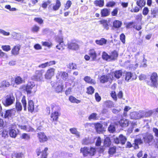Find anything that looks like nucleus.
Wrapping results in <instances>:
<instances>
[{
    "label": "nucleus",
    "mask_w": 158,
    "mask_h": 158,
    "mask_svg": "<svg viewBox=\"0 0 158 158\" xmlns=\"http://www.w3.org/2000/svg\"><path fill=\"white\" fill-rule=\"evenodd\" d=\"M34 20L40 24H41L43 23V21L40 18H35Z\"/></svg>",
    "instance_id": "57"
},
{
    "label": "nucleus",
    "mask_w": 158,
    "mask_h": 158,
    "mask_svg": "<svg viewBox=\"0 0 158 158\" xmlns=\"http://www.w3.org/2000/svg\"><path fill=\"white\" fill-rule=\"evenodd\" d=\"M111 142L110 138L106 137L104 140V146L105 147H109L111 144Z\"/></svg>",
    "instance_id": "35"
},
{
    "label": "nucleus",
    "mask_w": 158,
    "mask_h": 158,
    "mask_svg": "<svg viewBox=\"0 0 158 158\" xmlns=\"http://www.w3.org/2000/svg\"><path fill=\"white\" fill-rule=\"evenodd\" d=\"M15 101V98L12 95H7L4 100L2 101L3 104L6 106H8L12 104Z\"/></svg>",
    "instance_id": "4"
},
{
    "label": "nucleus",
    "mask_w": 158,
    "mask_h": 158,
    "mask_svg": "<svg viewBox=\"0 0 158 158\" xmlns=\"http://www.w3.org/2000/svg\"><path fill=\"white\" fill-rule=\"evenodd\" d=\"M102 126L100 123H97L95 125V128L97 132L99 133L102 132Z\"/></svg>",
    "instance_id": "27"
},
{
    "label": "nucleus",
    "mask_w": 158,
    "mask_h": 158,
    "mask_svg": "<svg viewBox=\"0 0 158 158\" xmlns=\"http://www.w3.org/2000/svg\"><path fill=\"white\" fill-rule=\"evenodd\" d=\"M89 54L93 60H96L97 55L96 51L94 49L90 50L89 51Z\"/></svg>",
    "instance_id": "17"
},
{
    "label": "nucleus",
    "mask_w": 158,
    "mask_h": 158,
    "mask_svg": "<svg viewBox=\"0 0 158 158\" xmlns=\"http://www.w3.org/2000/svg\"><path fill=\"white\" fill-rule=\"evenodd\" d=\"M26 131L27 132H33L35 131V130L30 126H26Z\"/></svg>",
    "instance_id": "62"
},
{
    "label": "nucleus",
    "mask_w": 158,
    "mask_h": 158,
    "mask_svg": "<svg viewBox=\"0 0 158 158\" xmlns=\"http://www.w3.org/2000/svg\"><path fill=\"white\" fill-rule=\"evenodd\" d=\"M94 4L96 6L102 7L104 4V0H96L94 2Z\"/></svg>",
    "instance_id": "37"
},
{
    "label": "nucleus",
    "mask_w": 158,
    "mask_h": 158,
    "mask_svg": "<svg viewBox=\"0 0 158 158\" xmlns=\"http://www.w3.org/2000/svg\"><path fill=\"white\" fill-rule=\"evenodd\" d=\"M60 113L57 111H55L51 114V118L53 121H56L59 116H60Z\"/></svg>",
    "instance_id": "23"
},
{
    "label": "nucleus",
    "mask_w": 158,
    "mask_h": 158,
    "mask_svg": "<svg viewBox=\"0 0 158 158\" xmlns=\"http://www.w3.org/2000/svg\"><path fill=\"white\" fill-rule=\"evenodd\" d=\"M1 48L3 50L6 52L10 51L11 49L10 46L8 45L2 46Z\"/></svg>",
    "instance_id": "49"
},
{
    "label": "nucleus",
    "mask_w": 158,
    "mask_h": 158,
    "mask_svg": "<svg viewBox=\"0 0 158 158\" xmlns=\"http://www.w3.org/2000/svg\"><path fill=\"white\" fill-rule=\"evenodd\" d=\"M143 111L139 110L138 112L134 111L130 114V118L131 119H137L143 118Z\"/></svg>",
    "instance_id": "7"
},
{
    "label": "nucleus",
    "mask_w": 158,
    "mask_h": 158,
    "mask_svg": "<svg viewBox=\"0 0 158 158\" xmlns=\"http://www.w3.org/2000/svg\"><path fill=\"white\" fill-rule=\"evenodd\" d=\"M135 23L133 22H130L126 24V27L127 28H131L135 24Z\"/></svg>",
    "instance_id": "60"
},
{
    "label": "nucleus",
    "mask_w": 158,
    "mask_h": 158,
    "mask_svg": "<svg viewBox=\"0 0 158 158\" xmlns=\"http://www.w3.org/2000/svg\"><path fill=\"white\" fill-rule=\"evenodd\" d=\"M135 144H140L143 143L142 140L140 139H137L134 141Z\"/></svg>",
    "instance_id": "63"
},
{
    "label": "nucleus",
    "mask_w": 158,
    "mask_h": 158,
    "mask_svg": "<svg viewBox=\"0 0 158 158\" xmlns=\"http://www.w3.org/2000/svg\"><path fill=\"white\" fill-rule=\"evenodd\" d=\"M146 3V1L144 0H137L136 4L140 7L142 8L143 6Z\"/></svg>",
    "instance_id": "36"
},
{
    "label": "nucleus",
    "mask_w": 158,
    "mask_h": 158,
    "mask_svg": "<svg viewBox=\"0 0 158 158\" xmlns=\"http://www.w3.org/2000/svg\"><path fill=\"white\" fill-rule=\"evenodd\" d=\"M122 24V22L118 20L114 21L113 23V25L114 27L115 28H117L120 27Z\"/></svg>",
    "instance_id": "30"
},
{
    "label": "nucleus",
    "mask_w": 158,
    "mask_h": 158,
    "mask_svg": "<svg viewBox=\"0 0 158 158\" xmlns=\"http://www.w3.org/2000/svg\"><path fill=\"white\" fill-rule=\"evenodd\" d=\"M122 72L121 70H118L112 73V76H114L116 78H119L122 76Z\"/></svg>",
    "instance_id": "28"
},
{
    "label": "nucleus",
    "mask_w": 158,
    "mask_h": 158,
    "mask_svg": "<svg viewBox=\"0 0 158 158\" xmlns=\"http://www.w3.org/2000/svg\"><path fill=\"white\" fill-rule=\"evenodd\" d=\"M119 123L122 127H126L129 124V122L128 120L123 119L120 120Z\"/></svg>",
    "instance_id": "18"
},
{
    "label": "nucleus",
    "mask_w": 158,
    "mask_h": 158,
    "mask_svg": "<svg viewBox=\"0 0 158 158\" xmlns=\"http://www.w3.org/2000/svg\"><path fill=\"white\" fill-rule=\"evenodd\" d=\"M94 89L92 86H89L87 88V93L89 94H92L94 92Z\"/></svg>",
    "instance_id": "46"
},
{
    "label": "nucleus",
    "mask_w": 158,
    "mask_h": 158,
    "mask_svg": "<svg viewBox=\"0 0 158 158\" xmlns=\"http://www.w3.org/2000/svg\"><path fill=\"white\" fill-rule=\"evenodd\" d=\"M72 4V2L70 1H68L66 4L65 8L64 9V10L68 9L71 6Z\"/></svg>",
    "instance_id": "55"
},
{
    "label": "nucleus",
    "mask_w": 158,
    "mask_h": 158,
    "mask_svg": "<svg viewBox=\"0 0 158 158\" xmlns=\"http://www.w3.org/2000/svg\"><path fill=\"white\" fill-rule=\"evenodd\" d=\"M143 139L145 143H147L149 145H151L152 143L153 136L151 134H147L143 136Z\"/></svg>",
    "instance_id": "11"
},
{
    "label": "nucleus",
    "mask_w": 158,
    "mask_h": 158,
    "mask_svg": "<svg viewBox=\"0 0 158 158\" xmlns=\"http://www.w3.org/2000/svg\"><path fill=\"white\" fill-rule=\"evenodd\" d=\"M125 79L127 81L132 80L134 78L133 77V74L131 72H127L125 74Z\"/></svg>",
    "instance_id": "25"
},
{
    "label": "nucleus",
    "mask_w": 158,
    "mask_h": 158,
    "mask_svg": "<svg viewBox=\"0 0 158 158\" xmlns=\"http://www.w3.org/2000/svg\"><path fill=\"white\" fill-rule=\"evenodd\" d=\"M15 107L18 111H20L22 110V107L21 103L19 102H16Z\"/></svg>",
    "instance_id": "41"
},
{
    "label": "nucleus",
    "mask_w": 158,
    "mask_h": 158,
    "mask_svg": "<svg viewBox=\"0 0 158 158\" xmlns=\"http://www.w3.org/2000/svg\"><path fill=\"white\" fill-rule=\"evenodd\" d=\"M68 67L71 69H75L77 68V65L73 63H70L68 65Z\"/></svg>",
    "instance_id": "48"
},
{
    "label": "nucleus",
    "mask_w": 158,
    "mask_h": 158,
    "mask_svg": "<svg viewBox=\"0 0 158 158\" xmlns=\"http://www.w3.org/2000/svg\"><path fill=\"white\" fill-rule=\"evenodd\" d=\"M69 100L71 102L73 103H78L81 102L80 100L77 99L75 98L72 96H70Z\"/></svg>",
    "instance_id": "40"
},
{
    "label": "nucleus",
    "mask_w": 158,
    "mask_h": 158,
    "mask_svg": "<svg viewBox=\"0 0 158 158\" xmlns=\"http://www.w3.org/2000/svg\"><path fill=\"white\" fill-rule=\"evenodd\" d=\"M81 152L83 154L84 156H86L88 155L92 156L95 154L96 150L95 148L92 147L89 148L87 147H84L81 148Z\"/></svg>",
    "instance_id": "2"
},
{
    "label": "nucleus",
    "mask_w": 158,
    "mask_h": 158,
    "mask_svg": "<svg viewBox=\"0 0 158 158\" xmlns=\"http://www.w3.org/2000/svg\"><path fill=\"white\" fill-rule=\"evenodd\" d=\"M63 40V38L62 37H58V41L59 44L56 45V48L60 50H62L64 49L63 47L64 46V44Z\"/></svg>",
    "instance_id": "13"
},
{
    "label": "nucleus",
    "mask_w": 158,
    "mask_h": 158,
    "mask_svg": "<svg viewBox=\"0 0 158 158\" xmlns=\"http://www.w3.org/2000/svg\"><path fill=\"white\" fill-rule=\"evenodd\" d=\"M111 96L113 99L115 101L117 100V97L116 93L115 91H112L110 93Z\"/></svg>",
    "instance_id": "56"
},
{
    "label": "nucleus",
    "mask_w": 158,
    "mask_h": 158,
    "mask_svg": "<svg viewBox=\"0 0 158 158\" xmlns=\"http://www.w3.org/2000/svg\"><path fill=\"white\" fill-rule=\"evenodd\" d=\"M68 48L73 50H77L79 48L78 45L76 43L71 42L68 44Z\"/></svg>",
    "instance_id": "16"
},
{
    "label": "nucleus",
    "mask_w": 158,
    "mask_h": 158,
    "mask_svg": "<svg viewBox=\"0 0 158 158\" xmlns=\"http://www.w3.org/2000/svg\"><path fill=\"white\" fill-rule=\"evenodd\" d=\"M101 14L102 17L107 16L110 14V11L106 8H104L101 10Z\"/></svg>",
    "instance_id": "24"
},
{
    "label": "nucleus",
    "mask_w": 158,
    "mask_h": 158,
    "mask_svg": "<svg viewBox=\"0 0 158 158\" xmlns=\"http://www.w3.org/2000/svg\"><path fill=\"white\" fill-rule=\"evenodd\" d=\"M69 131L71 133L75 135L77 138L80 137V133L77 131L76 128H70L69 129Z\"/></svg>",
    "instance_id": "31"
},
{
    "label": "nucleus",
    "mask_w": 158,
    "mask_h": 158,
    "mask_svg": "<svg viewBox=\"0 0 158 158\" xmlns=\"http://www.w3.org/2000/svg\"><path fill=\"white\" fill-rule=\"evenodd\" d=\"M38 137L40 142L43 143L48 140V138L44 133L40 132L38 134Z\"/></svg>",
    "instance_id": "12"
},
{
    "label": "nucleus",
    "mask_w": 158,
    "mask_h": 158,
    "mask_svg": "<svg viewBox=\"0 0 158 158\" xmlns=\"http://www.w3.org/2000/svg\"><path fill=\"white\" fill-rule=\"evenodd\" d=\"M143 117H148L151 116L152 114H154V111L153 110H149L146 112L143 111Z\"/></svg>",
    "instance_id": "26"
},
{
    "label": "nucleus",
    "mask_w": 158,
    "mask_h": 158,
    "mask_svg": "<svg viewBox=\"0 0 158 158\" xmlns=\"http://www.w3.org/2000/svg\"><path fill=\"white\" fill-rule=\"evenodd\" d=\"M24 155L22 153H15L12 155V157H15L16 158H22Z\"/></svg>",
    "instance_id": "42"
},
{
    "label": "nucleus",
    "mask_w": 158,
    "mask_h": 158,
    "mask_svg": "<svg viewBox=\"0 0 158 158\" xmlns=\"http://www.w3.org/2000/svg\"><path fill=\"white\" fill-rule=\"evenodd\" d=\"M52 4L50 5L48 7L49 10H57L59 9L61 6V3L59 0H56V4L53 6L52 9L51 8Z\"/></svg>",
    "instance_id": "15"
},
{
    "label": "nucleus",
    "mask_w": 158,
    "mask_h": 158,
    "mask_svg": "<svg viewBox=\"0 0 158 158\" xmlns=\"http://www.w3.org/2000/svg\"><path fill=\"white\" fill-rule=\"evenodd\" d=\"M102 25L104 28L106 30L109 29V25L106 20H101L100 21Z\"/></svg>",
    "instance_id": "33"
},
{
    "label": "nucleus",
    "mask_w": 158,
    "mask_h": 158,
    "mask_svg": "<svg viewBox=\"0 0 158 158\" xmlns=\"http://www.w3.org/2000/svg\"><path fill=\"white\" fill-rule=\"evenodd\" d=\"M34 103L32 100H30L28 103V109L29 111L31 112H32L34 110Z\"/></svg>",
    "instance_id": "21"
},
{
    "label": "nucleus",
    "mask_w": 158,
    "mask_h": 158,
    "mask_svg": "<svg viewBox=\"0 0 158 158\" xmlns=\"http://www.w3.org/2000/svg\"><path fill=\"white\" fill-rule=\"evenodd\" d=\"M84 81L89 83L94 84L96 82L94 80L91 79L89 77L86 76L84 78Z\"/></svg>",
    "instance_id": "29"
},
{
    "label": "nucleus",
    "mask_w": 158,
    "mask_h": 158,
    "mask_svg": "<svg viewBox=\"0 0 158 158\" xmlns=\"http://www.w3.org/2000/svg\"><path fill=\"white\" fill-rule=\"evenodd\" d=\"M135 23L133 25V27L138 31L140 30L142 28L141 25L139 24L136 23Z\"/></svg>",
    "instance_id": "50"
},
{
    "label": "nucleus",
    "mask_w": 158,
    "mask_h": 158,
    "mask_svg": "<svg viewBox=\"0 0 158 158\" xmlns=\"http://www.w3.org/2000/svg\"><path fill=\"white\" fill-rule=\"evenodd\" d=\"M104 106L107 108H111L114 107V104L113 102L110 100H107L105 101L104 103Z\"/></svg>",
    "instance_id": "20"
},
{
    "label": "nucleus",
    "mask_w": 158,
    "mask_h": 158,
    "mask_svg": "<svg viewBox=\"0 0 158 158\" xmlns=\"http://www.w3.org/2000/svg\"><path fill=\"white\" fill-rule=\"evenodd\" d=\"M102 58L104 60L108 61H110V56L104 52L102 53Z\"/></svg>",
    "instance_id": "39"
},
{
    "label": "nucleus",
    "mask_w": 158,
    "mask_h": 158,
    "mask_svg": "<svg viewBox=\"0 0 158 158\" xmlns=\"http://www.w3.org/2000/svg\"><path fill=\"white\" fill-rule=\"evenodd\" d=\"M60 77L64 81H68L69 75L65 72L58 71L56 76V78L57 80H58Z\"/></svg>",
    "instance_id": "9"
},
{
    "label": "nucleus",
    "mask_w": 158,
    "mask_h": 158,
    "mask_svg": "<svg viewBox=\"0 0 158 158\" xmlns=\"http://www.w3.org/2000/svg\"><path fill=\"white\" fill-rule=\"evenodd\" d=\"M40 28L39 26L35 25L32 27L31 30L33 32H37L39 31Z\"/></svg>",
    "instance_id": "47"
},
{
    "label": "nucleus",
    "mask_w": 158,
    "mask_h": 158,
    "mask_svg": "<svg viewBox=\"0 0 158 158\" xmlns=\"http://www.w3.org/2000/svg\"><path fill=\"white\" fill-rule=\"evenodd\" d=\"M0 33L5 36H8L10 35V32H6L1 29H0Z\"/></svg>",
    "instance_id": "58"
},
{
    "label": "nucleus",
    "mask_w": 158,
    "mask_h": 158,
    "mask_svg": "<svg viewBox=\"0 0 158 158\" xmlns=\"http://www.w3.org/2000/svg\"><path fill=\"white\" fill-rule=\"evenodd\" d=\"M158 76L156 73L154 72L152 73L150 76L151 82L148 84L151 86L156 87L157 84Z\"/></svg>",
    "instance_id": "5"
},
{
    "label": "nucleus",
    "mask_w": 158,
    "mask_h": 158,
    "mask_svg": "<svg viewBox=\"0 0 158 158\" xmlns=\"http://www.w3.org/2000/svg\"><path fill=\"white\" fill-rule=\"evenodd\" d=\"M11 110H8L6 111V112L4 115V117L5 118H8L11 116Z\"/></svg>",
    "instance_id": "45"
},
{
    "label": "nucleus",
    "mask_w": 158,
    "mask_h": 158,
    "mask_svg": "<svg viewBox=\"0 0 158 158\" xmlns=\"http://www.w3.org/2000/svg\"><path fill=\"white\" fill-rule=\"evenodd\" d=\"M42 43L43 45L48 47H50L52 45V44L51 42H43Z\"/></svg>",
    "instance_id": "64"
},
{
    "label": "nucleus",
    "mask_w": 158,
    "mask_h": 158,
    "mask_svg": "<svg viewBox=\"0 0 158 158\" xmlns=\"http://www.w3.org/2000/svg\"><path fill=\"white\" fill-rule=\"evenodd\" d=\"M37 85L33 81H30L27 85L25 89L27 94L35 93L37 91Z\"/></svg>",
    "instance_id": "1"
},
{
    "label": "nucleus",
    "mask_w": 158,
    "mask_h": 158,
    "mask_svg": "<svg viewBox=\"0 0 158 158\" xmlns=\"http://www.w3.org/2000/svg\"><path fill=\"white\" fill-rule=\"evenodd\" d=\"M15 82L17 85L20 84L24 82V80L20 77L18 76L15 78Z\"/></svg>",
    "instance_id": "34"
},
{
    "label": "nucleus",
    "mask_w": 158,
    "mask_h": 158,
    "mask_svg": "<svg viewBox=\"0 0 158 158\" xmlns=\"http://www.w3.org/2000/svg\"><path fill=\"white\" fill-rule=\"evenodd\" d=\"M116 152V147H114L112 148H110L109 151V153L110 155H113Z\"/></svg>",
    "instance_id": "52"
},
{
    "label": "nucleus",
    "mask_w": 158,
    "mask_h": 158,
    "mask_svg": "<svg viewBox=\"0 0 158 158\" xmlns=\"http://www.w3.org/2000/svg\"><path fill=\"white\" fill-rule=\"evenodd\" d=\"M51 85L52 87L55 88L56 93L61 92L63 90L64 86L63 85L62 81L61 79L57 80L56 82L52 83Z\"/></svg>",
    "instance_id": "3"
},
{
    "label": "nucleus",
    "mask_w": 158,
    "mask_h": 158,
    "mask_svg": "<svg viewBox=\"0 0 158 158\" xmlns=\"http://www.w3.org/2000/svg\"><path fill=\"white\" fill-rule=\"evenodd\" d=\"M152 14H154L153 15V17H156V14L158 13V8H155L152 10Z\"/></svg>",
    "instance_id": "61"
},
{
    "label": "nucleus",
    "mask_w": 158,
    "mask_h": 158,
    "mask_svg": "<svg viewBox=\"0 0 158 158\" xmlns=\"http://www.w3.org/2000/svg\"><path fill=\"white\" fill-rule=\"evenodd\" d=\"M48 150V148H45L44 150L43 151L42 154V158H46V156H47V151Z\"/></svg>",
    "instance_id": "54"
},
{
    "label": "nucleus",
    "mask_w": 158,
    "mask_h": 158,
    "mask_svg": "<svg viewBox=\"0 0 158 158\" xmlns=\"http://www.w3.org/2000/svg\"><path fill=\"white\" fill-rule=\"evenodd\" d=\"M21 102L23 106L24 110H26L27 109V102L25 96H24L23 97Z\"/></svg>",
    "instance_id": "44"
},
{
    "label": "nucleus",
    "mask_w": 158,
    "mask_h": 158,
    "mask_svg": "<svg viewBox=\"0 0 158 158\" xmlns=\"http://www.w3.org/2000/svg\"><path fill=\"white\" fill-rule=\"evenodd\" d=\"M20 45H17L15 46L11 50L12 54L14 55H18L19 53V51L20 49Z\"/></svg>",
    "instance_id": "14"
},
{
    "label": "nucleus",
    "mask_w": 158,
    "mask_h": 158,
    "mask_svg": "<svg viewBox=\"0 0 158 158\" xmlns=\"http://www.w3.org/2000/svg\"><path fill=\"white\" fill-rule=\"evenodd\" d=\"M106 42L107 40L103 38H101L99 40H97L95 41L96 44L100 45H102L103 44H106Z\"/></svg>",
    "instance_id": "32"
},
{
    "label": "nucleus",
    "mask_w": 158,
    "mask_h": 158,
    "mask_svg": "<svg viewBox=\"0 0 158 158\" xmlns=\"http://www.w3.org/2000/svg\"><path fill=\"white\" fill-rule=\"evenodd\" d=\"M9 134L11 137L15 138L16 136L17 133L15 130L11 129L9 131Z\"/></svg>",
    "instance_id": "38"
},
{
    "label": "nucleus",
    "mask_w": 158,
    "mask_h": 158,
    "mask_svg": "<svg viewBox=\"0 0 158 158\" xmlns=\"http://www.w3.org/2000/svg\"><path fill=\"white\" fill-rule=\"evenodd\" d=\"M10 85V82L6 80H4L0 83V88L4 89L9 87Z\"/></svg>",
    "instance_id": "19"
},
{
    "label": "nucleus",
    "mask_w": 158,
    "mask_h": 158,
    "mask_svg": "<svg viewBox=\"0 0 158 158\" xmlns=\"http://www.w3.org/2000/svg\"><path fill=\"white\" fill-rule=\"evenodd\" d=\"M118 53L116 51H114L111 52L110 55H109L110 60H116L118 57Z\"/></svg>",
    "instance_id": "22"
},
{
    "label": "nucleus",
    "mask_w": 158,
    "mask_h": 158,
    "mask_svg": "<svg viewBox=\"0 0 158 158\" xmlns=\"http://www.w3.org/2000/svg\"><path fill=\"white\" fill-rule=\"evenodd\" d=\"M108 130L110 133H113L115 130L114 126L113 125H110L108 127Z\"/></svg>",
    "instance_id": "51"
},
{
    "label": "nucleus",
    "mask_w": 158,
    "mask_h": 158,
    "mask_svg": "<svg viewBox=\"0 0 158 158\" xmlns=\"http://www.w3.org/2000/svg\"><path fill=\"white\" fill-rule=\"evenodd\" d=\"M55 69L54 68H50L47 70L45 74V78L47 79H51L54 75Z\"/></svg>",
    "instance_id": "10"
},
{
    "label": "nucleus",
    "mask_w": 158,
    "mask_h": 158,
    "mask_svg": "<svg viewBox=\"0 0 158 158\" xmlns=\"http://www.w3.org/2000/svg\"><path fill=\"white\" fill-rule=\"evenodd\" d=\"M97 115V114L96 113H93L89 117V120L95 119L96 118Z\"/></svg>",
    "instance_id": "59"
},
{
    "label": "nucleus",
    "mask_w": 158,
    "mask_h": 158,
    "mask_svg": "<svg viewBox=\"0 0 158 158\" xmlns=\"http://www.w3.org/2000/svg\"><path fill=\"white\" fill-rule=\"evenodd\" d=\"M21 138L22 139L25 140L29 139L30 138V136L28 134L26 133H23L21 136Z\"/></svg>",
    "instance_id": "53"
},
{
    "label": "nucleus",
    "mask_w": 158,
    "mask_h": 158,
    "mask_svg": "<svg viewBox=\"0 0 158 158\" xmlns=\"http://www.w3.org/2000/svg\"><path fill=\"white\" fill-rule=\"evenodd\" d=\"M108 77L106 76L103 75L100 78V81L101 83H104L107 82L108 80Z\"/></svg>",
    "instance_id": "43"
},
{
    "label": "nucleus",
    "mask_w": 158,
    "mask_h": 158,
    "mask_svg": "<svg viewBox=\"0 0 158 158\" xmlns=\"http://www.w3.org/2000/svg\"><path fill=\"white\" fill-rule=\"evenodd\" d=\"M127 140V138L122 134L120 135L118 138L116 137L114 139L115 143L117 144L120 143L122 145L125 144Z\"/></svg>",
    "instance_id": "8"
},
{
    "label": "nucleus",
    "mask_w": 158,
    "mask_h": 158,
    "mask_svg": "<svg viewBox=\"0 0 158 158\" xmlns=\"http://www.w3.org/2000/svg\"><path fill=\"white\" fill-rule=\"evenodd\" d=\"M43 70H36L34 75L32 77V79L37 81H41L43 80Z\"/></svg>",
    "instance_id": "6"
}]
</instances>
